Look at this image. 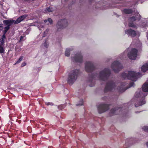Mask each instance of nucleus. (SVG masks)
Masks as SVG:
<instances>
[{
  "instance_id": "obj_1",
  "label": "nucleus",
  "mask_w": 148,
  "mask_h": 148,
  "mask_svg": "<svg viewBox=\"0 0 148 148\" xmlns=\"http://www.w3.org/2000/svg\"><path fill=\"white\" fill-rule=\"evenodd\" d=\"M140 75L141 74L140 73H136L132 71H128L127 74L123 72L121 75L122 77L125 79H128L133 81H136Z\"/></svg>"
},
{
  "instance_id": "obj_2",
  "label": "nucleus",
  "mask_w": 148,
  "mask_h": 148,
  "mask_svg": "<svg viewBox=\"0 0 148 148\" xmlns=\"http://www.w3.org/2000/svg\"><path fill=\"white\" fill-rule=\"evenodd\" d=\"M79 70L75 69L71 71L69 73L67 79L68 83L72 85L76 80L79 74Z\"/></svg>"
},
{
  "instance_id": "obj_3",
  "label": "nucleus",
  "mask_w": 148,
  "mask_h": 148,
  "mask_svg": "<svg viewBox=\"0 0 148 148\" xmlns=\"http://www.w3.org/2000/svg\"><path fill=\"white\" fill-rule=\"evenodd\" d=\"M134 16L130 17L129 19L128 26L130 27L136 28L137 26L134 22V21H139L141 19V16L138 12H136L134 14Z\"/></svg>"
},
{
  "instance_id": "obj_4",
  "label": "nucleus",
  "mask_w": 148,
  "mask_h": 148,
  "mask_svg": "<svg viewBox=\"0 0 148 148\" xmlns=\"http://www.w3.org/2000/svg\"><path fill=\"white\" fill-rule=\"evenodd\" d=\"M110 74V70L108 69L105 68L99 73L100 79L103 81H106L108 79Z\"/></svg>"
},
{
  "instance_id": "obj_5",
  "label": "nucleus",
  "mask_w": 148,
  "mask_h": 148,
  "mask_svg": "<svg viewBox=\"0 0 148 148\" xmlns=\"http://www.w3.org/2000/svg\"><path fill=\"white\" fill-rule=\"evenodd\" d=\"M137 92H136L135 94V96L136 98H138V100L139 99V101L138 105L136 104L135 105V106L136 107L142 106L146 102L145 99V97L147 95V94L143 93L142 92L139 93L138 96L137 95Z\"/></svg>"
},
{
  "instance_id": "obj_6",
  "label": "nucleus",
  "mask_w": 148,
  "mask_h": 148,
  "mask_svg": "<svg viewBox=\"0 0 148 148\" xmlns=\"http://www.w3.org/2000/svg\"><path fill=\"white\" fill-rule=\"evenodd\" d=\"M122 64L118 61H114L111 65V68L115 73H118L122 69Z\"/></svg>"
},
{
  "instance_id": "obj_7",
  "label": "nucleus",
  "mask_w": 148,
  "mask_h": 148,
  "mask_svg": "<svg viewBox=\"0 0 148 148\" xmlns=\"http://www.w3.org/2000/svg\"><path fill=\"white\" fill-rule=\"evenodd\" d=\"M115 87V84L113 81H110L108 82L106 84L104 90V92L106 93L111 91Z\"/></svg>"
},
{
  "instance_id": "obj_8",
  "label": "nucleus",
  "mask_w": 148,
  "mask_h": 148,
  "mask_svg": "<svg viewBox=\"0 0 148 148\" xmlns=\"http://www.w3.org/2000/svg\"><path fill=\"white\" fill-rule=\"evenodd\" d=\"M110 104L101 103L98 105L97 107L99 113H103L109 109V106Z\"/></svg>"
},
{
  "instance_id": "obj_9",
  "label": "nucleus",
  "mask_w": 148,
  "mask_h": 148,
  "mask_svg": "<svg viewBox=\"0 0 148 148\" xmlns=\"http://www.w3.org/2000/svg\"><path fill=\"white\" fill-rule=\"evenodd\" d=\"M85 69L88 73L92 72L95 69V67L93 63L90 62H87L85 63Z\"/></svg>"
},
{
  "instance_id": "obj_10",
  "label": "nucleus",
  "mask_w": 148,
  "mask_h": 148,
  "mask_svg": "<svg viewBox=\"0 0 148 148\" xmlns=\"http://www.w3.org/2000/svg\"><path fill=\"white\" fill-rule=\"evenodd\" d=\"M68 25L67 20L66 19H63L58 21L57 24V27L58 29H62L67 27Z\"/></svg>"
},
{
  "instance_id": "obj_11",
  "label": "nucleus",
  "mask_w": 148,
  "mask_h": 148,
  "mask_svg": "<svg viewBox=\"0 0 148 148\" xmlns=\"http://www.w3.org/2000/svg\"><path fill=\"white\" fill-rule=\"evenodd\" d=\"M138 50L135 48H133L128 53L127 56L130 59L132 60L136 59L137 55Z\"/></svg>"
},
{
  "instance_id": "obj_12",
  "label": "nucleus",
  "mask_w": 148,
  "mask_h": 148,
  "mask_svg": "<svg viewBox=\"0 0 148 148\" xmlns=\"http://www.w3.org/2000/svg\"><path fill=\"white\" fill-rule=\"evenodd\" d=\"M14 22V20H4L3 21L4 25H6L4 28V30L7 32L10 29V26H11Z\"/></svg>"
},
{
  "instance_id": "obj_13",
  "label": "nucleus",
  "mask_w": 148,
  "mask_h": 148,
  "mask_svg": "<svg viewBox=\"0 0 148 148\" xmlns=\"http://www.w3.org/2000/svg\"><path fill=\"white\" fill-rule=\"evenodd\" d=\"M71 58L72 60L74 59V61L77 62L81 63L83 61V56L81 52L76 54L74 57H71Z\"/></svg>"
},
{
  "instance_id": "obj_14",
  "label": "nucleus",
  "mask_w": 148,
  "mask_h": 148,
  "mask_svg": "<svg viewBox=\"0 0 148 148\" xmlns=\"http://www.w3.org/2000/svg\"><path fill=\"white\" fill-rule=\"evenodd\" d=\"M97 73L89 75V79L88 82L90 83L89 85L90 86L93 87L95 85V82L94 79V78L97 76Z\"/></svg>"
},
{
  "instance_id": "obj_15",
  "label": "nucleus",
  "mask_w": 148,
  "mask_h": 148,
  "mask_svg": "<svg viewBox=\"0 0 148 148\" xmlns=\"http://www.w3.org/2000/svg\"><path fill=\"white\" fill-rule=\"evenodd\" d=\"M120 107H118L111 109L109 114L110 116L120 114V111L121 110Z\"/></svg>"
},
{
  "instance_id": "obj_16",
  "label": "nucleus",
  "mask_w": 148,
  "mask_h": 148,
  "mask_svg": "<svg viewBox=\"0 0 148 148\" xmlns=\"http://www.w3.org/2000/svg\"><path fill=\"white\" fill-rule=\"evenodd\" d=\"M125 33L128 35V36H130L132 37H135L137 35L136 32L131 29L125 30Z\"/></svg>"
},
{
  "instance_id": "obj_17",
  "label": "nucleus",
  "mask_w": 148,
  "mask_h": 148,
  "mask_svg": "<svg viewBox=\"0 0 148 148\" xmlns=\"http://www.w3.org/2000/svg\"><path fill=\"white\" fill-rule=\"evenodd\" d=\"M134 84V82H130L129 84V87L128 88H126L125 89L124 88H123L121 87H119L118 88V91L119 92H121V93H122L123 92H124L127 88L133 86Z\"/></svg>"
},
{
  "instance_id": "obj_18",
  "label": "nucleus",
  "mask_w": 148,
  "mask_h": 148,
  "mask_svg": "<svg viewBox=\"0 0 148 148\" xmlns=\"http://www.w3.org/2000/svg\"><path fill=\"white\" fill-rule=\"evenodd\" d=\"M27 16V15H23L20 16L16 20V21H14V23L15 24L19 23L21 21L23 20Z\"/></svg>"
},
{
  "instance_id": "obj_19",
  "label": "nucleus",
  "mask_w": 148,
  "mask_h": 148,
  "mask_svg": "<svg viewBox=\"0 0 148 148\" xmlns=\"http://www.w3.org/2000/svg\"><path fill=\"white\" fill-rule=\"evenodd\" d=\"M142 90L143 91L146 92L148 91V83H145L142 87Z\"/></svg>"
},
{
  "instance_id": "obj_20",
  "label": "nucleus",
  "mask_w": 148,
  "mask_h": 148,
  "mask_svg": "<svg viewBox=\"0 0 148 148\" xmlns=\"http://www.w3.org/2000/svg\"><path fill=\"white\" fill-rule=\"evenodd\" d=\"M145 21L143 22H140V26L141 27L146 28L147 27L148 22L145 20Z\"/></svg>"
},
{
  "instance_id": "obj_21",
  "label": "nucleus",
  "mask_w": 148,
  "mask_h": 148,
  "mask_svg": "<svg viewBox=\"0 0 148 148\" xmlns=\"http://www.w3.org/2000/svg\"><path fill=\"white\" fill-rule=\"evenodd\" d=\"M148 70V63L144 64L141 67V71L145 72Z\"/></svg>"
},
{
  "instance_id": "obj_22",
  "label": "nucleus",
  "mask_w": 148,
  "mask_h": 148,
  "mask_svg": "<svg viewBox=\"0 0 148 148\" xmlns=\"http://www.w3.org/2000/svg\"><path fill=\"white\" fill-rule=\"evenodd\" d=\"M133 10H122V12L123 13H124L126 14H131L132 13Z\"/></svg>"
},
{
  "instance_id": "obj_23",
  "label": "nucleus",
  "mask_w": 148,
  "mask_h": 148,
  "mask_svg": "<svg viewBox=\"0 0 148 148\" xmlns=\"http://www.w3.org/2000/svg\"><path fill=\"white\" fill-rule=\"evenodd\" d=\"M72 49H70V48H68L66 49L65 53L66 56L68 57L70 56V51Z\"/></svg>"
},
{
  "instance_id": "obj_24",
  "label": "nucleus",
  "mask_w": 148,
  "mask_h": 148,
  "mask_svg": "<svg viewBox=\"0 0 148 148\" xmlns=\"http://www.w3.org/2000/svg\"><path fill=\"white\" fill-rule=\"evenodd\" d=\"M47 21H49L50 24H52L53 21L51 18H48L47 20H45L44 22L45 23H46Z\"/></svg>"
},
{
  "instance_id": "obj_25",
  "label": "nucleus",
  "mask_w": 148,
  "mask_h": 148,
  "mask_svg": "<svg viewBox=\"0 0 148 148\" xmlns=\"http://www.w3.org/2000/svg\"><path fill=\"white\" fill-rule=\"evenodd\" d=\"M0 53L1 54L2 53H3L4 54L5 53V49L3 47H2L0 45Z\"/></svg>"
},
{
  "instance_id": "obj_26",
  "label": "nucleus",
  "mask_w": 148,
  "mask_h": 148,
  "mask_svg": "<svg viewBox=\"0 0 148 148\" xmlns=\"http://www.w3.org/2000/svg\"><path fill=\"white\" fill-rule=\"evenodd\" d=\"M23 58V56H21L18 60L16 61V62L15 63V64H16L19 63L22 60Z\"/></svg>"
},
{
  "instance_id": "obj_27",
  "label": "nucleus",
  "mask_w": 148,
  "mask_h": 148,
  "mask_svg": "<svg viewBox=\"0 0 148 148\" xmlns=\"http://www.w3.org/2000/svg\"><path fill=\"white\" fill-rule=\"evenodd\" d=\"M83 99H81L79 101V103L78 104H77L76 105L77 106H78L79 105L82 106L83 105Z\"/></svg>"
},
{
  "instance_id": "obj_28",
  "label": "nucleus",
  "mask_w": 148,
  "mask_h": 148,
  "mask_svg": "<svg viewBox=\"0 0 148 148\" xmlns=\"http://www.w3.org/2000/svg\"><path fill=\"white\" fill-rule=\"evenodd\" d=\"M143 130L146 132H148V126H144L143 127Z\"/></svg>"
},
{
  "instance_id": "obj_29",
  "label": "nucleus",
  "mask_w": 148,
  "mask_h": 148,
  "mask_svg": "<svg viewBox=\"0 0 148 148\" xmlns=\"http://www.w3.org/2000/svg\"><path fill=\"white\" fill-rule=\"evenodd\" d=\"M64 106L63 105H60L58 106V108L60 110H62V109L64 108Z\"/></svg>"
},
{
  "instance_id": "obj_30",
  "label": "nucleus",
  "mask_w": 148,
  "mask_h": 148,
  "mask_svg": "<svg viewBox=\"0 0 148 148\" xmlns=\"http://www.w3.org/2000/svg\"><path fill=\"white\" fill-rule=\"evenodd\" d=\"M47 40H46L44 43V46L45 47L47 48L49 45V44L47 42Z\"/></svg>"
},
{
  "instance_id": "obj_31",
  "label": "nucleus",
  "mask_w": 148,
  "mask_h": 148,
  "mask_svg": "<svg viewBox=\"0 0 148 148\" xmlns=\"http://www.w3.org/2000/svg\"><path fill=\"white\" fill-rule=\"evenodd\" d=\"M46 105L47 106L51 105L53 106V103L51 102H46L45 103Z\"/></svg>"
},
{
  "instance_id": "obj_32",
  "label": "nucleus",
  "mask_w": 148,
  "mask_h": 148,
  "mask_svg": "<svg viewBox=\"0 0 148 148\" xmlns=\"http://www.w3.org/2000/svg\"><path fill=\"white\" fill-rule=\"evenodd\" d=\"M0 42L1 45H3L4 43V39H1L0 40Z\"/></svg>"
},
{
  "instance_id": "obj_33",
  "label": "nucleus",
  "mask_w": 148,
  "mask_h": 148,
  "mask_svg": "<svg viewBox=\"0 0 148 148\" xmlns=\"http://www.w3.org/2000/svg\"><path fill=\"white\" fill-rule=\"evenodd\" d=\"M3 28L2 24H0V31L2 30Z\"/></svg>"
},
{
  "instance_id": "obj_34",
  "label": "nucleus",
  "mask_w": 148,
  "mask_h": 148,
  "mask_svg": "<svg viewBox=\"0 0 148 148\" xmlns=\"http://www.w3.org/2000/svg\"><path fill=\"white\" fill-rule=\"evenodd\" d=\"M26 64V62H24L22 63L21 66L22 67H23L25 66Z\"/></svg>"
},
{
  "instance_id": "obj_35",
  "label": "nucleus",
  "mask_w": 148,
  "mask_h": 148,
  "mask_svg": "<svg viewBox=\"0 0 148 148\" xmlns=\"http://www.w3.org/2000/svg\"><path fill=\"white\" fill-rule=\"evenodd\" d=\"M24 37L23 36H21L20 38V40H19V42H21L23 41V39Z\"/></svg>"
},
{
  "instance_id": "obj_36",
  "label": "nucleus",
  "mask_w": 148,
  "mask_h": 148,
  "mask_svg": "<svg viewBox=\"0 0 148 148\" xmlns=\"http://www.w3.org/2000/svg\"><path fill=\"white\" fill-rule=\"evenodd\" d=\"M6 38L5 35H3L2 36V38H1V39H5Z\"/></svg>"
},
{
  "instance_id": "obj_37",
  "label": "nucleus",
  "mask_w": 148,
  "mask_h": 148,
  "mask_svg": "<svg viewBox=\"0 0 148 148\" xmlns=\"http://www.w3.org/2000/svg\"><path fill=\"white\" fill-rule=\"evenodd\" d=\"M45 11H46V10H47V11L48 12H53V10H45Z\"/></svg>"
},
{
  "instance_id": "obj_38",
  "label": "nucleus",
  "mask_w": 148,
  "mask_h": 148,
  "mask_svg": "<svg viewBox=\"0 0 148 148\" xmlns=\"http://www.w3.org/2000/svg\"><path fill=\"white\" fill-rule=\"evenodd\" d=\"M7 32L4 31V30L3 31V35H5V34L7 33Z\"/></svg>"
},
{
  "instance_id": "obj_39",
  "label": "nucleus",
  "mask_w": 148,
  "mask_h": 148,
  "mask_svg": "<svg viewBox=\"0 0 148 148\" xmlns=\"http://www.w3.org/2000/svg\"><path fill=\"white\" fill-rule=\"evenodd\" d=\"M125 85V84L124 82H122L121 83V86H124Z\"/></svg>"
},
{
  "instance_id": "obj_40",
  "label": "nucleus",
  "mask_w": 148,
  "mask_h": 148,
  "mask_svg": "<svg viewBox=\"0 0 148 148\" xmlns=\"http://www.w3.org/2000/svg\"><path fill=\"white\" fill-rule=\"evenodd\" d=\"M48 30H47V29L46 30V31L45 32H44V33H45L46 32H48Z\"/></svg>"
},
{
  "instance_id": "obj_41",
  "label": "nucleus",
  "mask_w": 148,
  "mask_h": 148,
  "mask_svg": "<svg viewBox=\"0 0 148 148\" xmlns=\"http://www.w3.org/2000/svg\"><path fill=\"white\" fill-rule=\"evenodd\" d=\"M146 145L147 147H148V142H147V143L146 144Z\"/></svg>"
},
{
  "instance_id": "obj_42",
  "label": "nucleus",
  "mask_w": 148,
  "mask_h": 148,
  "mask_svg": "<svg viewBox=\"0 0 148 148\" xmlns=\"http://www.w3.org/2000/svg\"><path fill=\"white\" fill-rule=\"evenodd\" d=\"M46 9H48V10H49V9H50V8H47Z\"/></svg>"
},
{
  "instance_id": "obj_43",
  "label": "nucleus",
  "mask_w": 148,
  "mask_h": 148,
  "mask_svg": "<svg viewBox=\"0 0 148 148\" xmlns=\"http://www.w3.org/2000/svg\"><path fill=\"white\" fill-rule=\"evenodd\" d=\"M34 0H31V3Z\"/></svg>"
},
{
  "instance_id": "obj_44",
  "label": "nucleus",
  "mask_w": 148,
  "mask_h": 148,
  "mask_svg": "<svg viewBox=\"0 0 148 148\" xmlns=\"http://www.w3.org/2000/svg\"><path fill=\"white\" fill-rule=\"evenodd\" d=\"M69 8H70V6H69Z\"/></svg>"
},
{
  "instance_id": "obj_45",
  "label": "nucleus",
  "mask_w": 148,
  "mask_h": 148,
  "mask_svg": "<svg viewBox=\"0 0 148 148\" xmlns=\"http://www.w3.org/2000/svg\"><path fill=\"white\" fill-rule=\"evenodd\" d=\"M20 12V10H19L18 12Z\"/></svg>"
},
{
  "instance_id": "obj_46",
  "label": "nucleus",
  "mask_w": 148,
  "mask_h": 148,
  "mask_svg": "<svg viewBox=\"0 0 148 148\" xmlns=\"http://www.w3.org/2000/svg\"><path fill=\"white\" fill-rule=\"evenodd\" d=\"M45 36H44V35H43V37H45Z\"/></svg>"
},
{
  "instance_id": "obj_47",
  "label": "nucleus",
  "mask_w": 148,
  "mask_h": 148,
  "mask_svg": "<svg viewBox=\"0 0 148 148\" xmlns=\"http://www.w3.org/2000/svg\"><path fill=\"white\" fill-rule=\"evenodd\" d=\"M136 112V113H137V112Z\"/></svg>"
},
{
  "instance_id": "obj_48",
  "label": "nucleus",
  "mask_w": 148,
  "mask_h": 148,
  "mask_svg": "<svg viewBox=\"0 0 148 148\" xmlns=\"http://www.w3.org/2000/svg\"><path fill=\"white\" fill-rule=\"evenodd\" d=\"M127 144V143H125V145H126V144Z\"/></svg>"
}]
</instances>
